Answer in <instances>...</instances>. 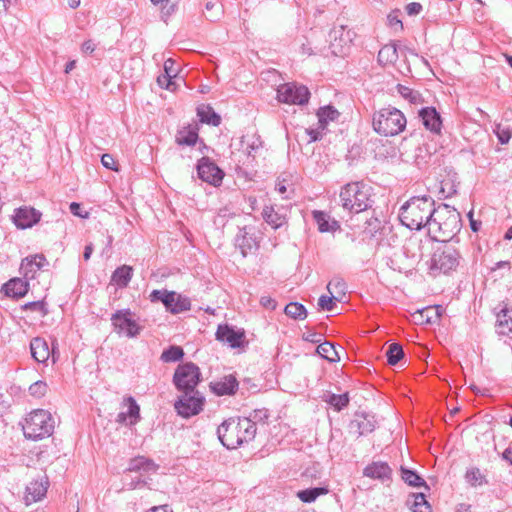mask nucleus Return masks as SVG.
Segmentation results:
<instances>
[{
  "label": "nucleus",
  "mask_w": 512,
  "mask_h": 512,
  "mask_svg": "<svg viewBox=\"0 0 512 512\" xmlns=\"http://www.w3.org/2000/svg\"><path fill=\"white\" fill-rule=\"evenodd\" d=\"M435 213V201L431 196H414L400 208L399 219L410 230H421L428 225L431 231Z\"/></svg>",
  "instance_id": "nucleus-1"
},
{
  "label": "nucleus",
  "mask_w": 512,
  "mask_h": 512,
  "mask_svg": "<svg viewBox=\"0 0 512 512\" xmlns=\"http://www.w3.org/2000/svg\"><path fill=\"white\" fill-rule=\"evenodd\" d=\"M256 426L241 417H231L224 420L217 428V436L227 449H235L244 442H249L256 435Z\"/></svg>",
  "instance_id": "nucleus-2"
},
{
  "label": "nucleus",
  "mask_w": 512,
  "mask_h": 512,
  "mask_svg": "<svg viewBox=\"0 0 512 512\" xmlns=\"http://www.w3.org/2000/svg\"><path fill=\"white\" fill-rule=\"evenodd\" d=\"M372 187L363 181L350 182L340 191L342 207L349 213L358 214L373 206Z\"/></svg>",
  "instance_id": "nucleus-3"
},
{
  "label": "nucleus",
  "mask_w": 512,
  "mask_h": 512,
  "mask_svg": "<svg viewBox=\"0 0 512 512\" xmlns=\"http://www.w3.org/2000/svg\"><path fill=\"white\" fill-rule=\"evenodd\" d=\"M404 114L394 108H382L373 115V128L375 132L384 136H394L402 132L406 127Z\"/></svg>",
  "instance_id": "nucleus-4"
},
{
  "label": "nucleus",
  "mask_w": 512,
  "mask_h": 512,
  "mask_svg": "<svg viewBox=\"0 0 512 512\" xmlns=\"http://www.w3.org/2000/svg\"><path fill=\"white\" fill-rule=\"evenodd\" d=\"M430 259V272L448 273L459 265L460 253L451 241H439Z\"/></svg>",
  "instance_id": "nucleus-5"
},
{
  "label": "nucleus",
  "mask_w": 512,
  "mask_h": 512,
  "mask_svg": "<svg viewBox=\"0 0 512 512\" xmlns=\"http://www.w3.org/2000/svg\"><path fill=\"white\" fill-rule=\"evenodd\" d=\"M53 430L54 420L51 414L43 409L31 412L23 426L24 436L34 441L50 436Z\"/></svg>",
  "instance_id": "nucleus-6"
},
{
  "label": "nucleus",
  "mask_w": 512,
  "mask_h": 512,
  "mask_svg": "<svg viewBox=\"0 0 512 512\" xmlns=\"http://www.w3.org/2000/svg\"><path fill=\"white\" fill-rule=\"evenodd\" d=\"M460 222L459 213L455 209L450 210L448 205H443L442 208L436 209L431 231H438L441 234L442 238L438 241H451L460 230Z\"/></svg>",
  "instance_id": "nucleus-7"
},
{
  "label": "nucleus",
  "mask_w": 512,
  "mask_h": 512,
  "mask_svg": "<svg viewBox=\"0 0 512 512\" xmlns=\"http://www.w3.org/2000/svg\"><path fill=\"white\" fill-rule=\"evenodd\" d=\"M149 299L151 302H161L166 311L171 314H179L191 309L190 298L175 291L166 289L153 290L150 293Z\"/></svg>",
  "instance_id": "nucleus-8"
},
{
  "label": "nucleus",
  "mask_w": 512,
  "mask_h": 512,
  "mask_svg": "<svg viewBox=\"0 0 512 512\" xmlns=\"http://www.w3.org/2000/svg\"><path fill=\"white\" fill-rule=\"evenodd\" d=\"M200 381V369L193 362L178 365L173 375V384L181 392L197 391L196 386Z\"/></svg>",
  "instance_id": "nucleus-9"
},
{
  "label": "nucleus",
  "mask_w": 512,
  "mask_h": 512,
  "mask_svg": "<svg viewBox=\"0 0 512 512\" xmlns=\"http://www.w3.org/2000/svg\"><path fill=\"white\" fill-rule=\"evenodd\" d=\"M205 403V397L199 391L182 392V395L174 403L178 415L183 418H190L198 415Z\"/></svg>",
  "instance_id": "nucleus-10"
},
{
  "label": "nucleus",
  "mask_w": 512,
  "mask_h": 512,
  "mask_svg": "<svg viewBox=\"0 0 512 512\" xmlns=\"http://www.w3.org/2000/svg\"><path fill=\"white\" fill-rule=\"evenodd\" d=\"M134 313L130 309H120L111 315V323L118 334H125L129 338L137 337L142 328L132 318Z\"/></svg>",
  "instance_id": "nucleus-11"
},
{
  "label": "nucleus",
  "mask_w": 512,
  "mask_h": 512,
  "mask_svg": "<svg viewBox=\"0 0 512 512\" xmlns=\"http://www.w3.org/2000/svg\"><path fill=\"white\" fill-rule=\"evenodd\" d=\"M277 98L282 103L305 105L309 102L310 92L304 85L286 83L277 89Z\"/></svg>",
  "instance_id": "nucleus-12"
},
{
  "label": "nucleus",
  "mask_w": 512,
  "mask_h": 512,
  "mask_svg": "<svg viewBox=\"0 0 512 512\" xmlns=\"http://www.w3.org/2000/svg\"><path fill=\"white\" fill-rule=\"evenodd\" d=\"M57 341L54 340L52 343V348H49L47 341L41 337H35L30 342V350L31 355L35 361L38 363L45 364L49 358L51 357L52 363H56L59 358L57 349Z\"/></svg>",
  "instance_id": "nucleus-13"
},
{
  "label": "nucleus",
  "mask_w": 512,
  "mask_h": 512,
  "mask_svg": "<svg viewBox=\"0 0 512 512\" xmlns=\"http://www.w3.org/2000/svg\"><path fill=\"white\" fill-rule=\"evenodd\" d=\"M198 177L213 186H219L222 182L223 171L208 157H202L197 163Z\"/></svg>",
  "instance_id": "nucleus-14"
},
{
  "label": "nucleus",
  "mask_w": 512,
  "mask_h": 512,
  "mask_svg": "<svg viewBox=\"0 0 512 512\" xmlns=\"http://www.w3.org/2000/svg\"><path fill=\"white\" fill-rule=\"evenodd\" d=\"M377 421L375 416L367 412H356L349 423V432L357 437L366 435L375 430Z\"/></svg>",
  "instance_id": "nucleus-15"
},
{
  "label": "nucleus",
  "mask_w": 512,
  "mask_h": 512,
  "mask_svg": "<svg viewBox=\"0 0 512 512\" xmlns=\"http://www.w3.org/2000/svg\"><path fill=\"white\" fill-rule=\"evenodd\" d=\"M41 218V212L32 207H20L15 209L13 223L17 228L27 229L38 223Z\"/></svg>",
  "instance_id": "nucleus-16"
},
{
  "label": "nucleus",
  "mask_w": 512,
  "mask_h": 512,
  "mask_svg": "<svg viewBox=\"0 0 512 512\" xmlns=\"http://www.w3.org/2000/svg\"><path fill=\"white\" fill-rule=\"evenodd\" d=\"M332 53L335 55L343 53V49L353 40L354 33L345 26L334 27L330 34Z\"/></svg>",
  "instance_id": "nucleus-17"
},
{
  "label": "nucleus",
  "mask_w": 512,
  "mask_h": 512,
  "mask_svg": "<svg viewBox=\"0 0 512 512\" xmlns=\"http://www.w3.org/2000/svg\"><path fill=\"white\" fill-rule=\"evenodd\" d=\"M216 340L226 342L231 348H239L242 346L245 333L241 330H234L228 324H221L216 331Z\"/></svg>",
  "instance_id": "nucleus-18"
},
{
  "label": "nucleus",
  "mask_w": 512,
  "mask_h": 512,
  "mask_svg": "<svg viewBox=\"0 0 512 512\" xmlns=\"http://www.w3.org/2000/svg\"><path fill=\"white\" fill-rule=\"evenodd\" d=\"M235 246L240 249L241 254L245 257L258 248V241L254 235L253 228L243 227L239 229L235 237Z\"/></svg>",
  "instance_id": "nucleus-19"
},
{
  "label": "nucleus",
  "mask_w": 512,
  "mask_h": 512,
  "mask_svg": "<svg viewBox=\"0 0 512 512\" xmlns=\"http://www.w3.org/2000/svg\"><path fill=\"white\" fill-rule=\"evenodd\" d=\"M46 265H48V262L42 254L26 257L21 262L20 273L25 279H34L37 272Z\"/></svg>",
  "instance_id": "nucleus-20"
},
{
  "label": "nucleus",
  "mask_w": 512,
  "mask_h": 512,
  "mask_svg": "<svg viewBox=\"0 0 512 512\" xmlns=\"http://www.w3.org/2000/svg\"><path fill=\"white\" fill-rule=\"evenodd\" d=\"M419 117L424 127L432 133L439 134L442 128V118L434 107H424L419 110Z\"/></svg>",
  "instance_id": "nucleus-21"
},
{
  "label": "nucleus",
  "mask_w": 512,
  "mask_h": 512,
  "mask_svg": "<svg viewBox=\"0 0 512 512\" xmlns=\"http://www.w3.org/2000/svg\"><path fill=\"white\" fill-rule=\"evenodd\" d=\"M49 480L46 475L32 480L26 487V500L29 502L40 501L47 493Z\"/></svg>",
  "instance_id": "nucleus-22"
},
{
  "label": "nucleus",
  "mask_w": 512,
  "mask_h": 512,
  "mask_svg": "<svg viewBox=\"0 0 512 512\" xmlns=\"http://www.w3.org/2000/svg\"><path fill=\"white\" fill-rule=\"evenodd\" d=\"M363 475L385 482L391 480L392 469L386 462L374 461L364 468Z\"/></svg>",
  "instance_id": "nucleus-23"
},
{
  "label": "nucleus",
  "mask_w": 512,
  "mask_h": 512,
  "mask_svg": "<svg viewBox=\"0 0 512 512\" xmlns=\"http://www.w3.org/2000/svg\"><path fill=\"white\" fill-rule=\"evenodd\" d=\"M209 386L211 391L218 396L233 395L238 389V381L235 376L227 375L219 381L211 382Z\"/></svg>",
  "instance_id": "nucleus-24"
},
{
  "label": "nucleus",
  "mask_w": 512,
  "mask_h": 512,
  "mask_svg": "<svg viewBox=\"0 0 512 512\" xmlns=\"http://www.w3.org/2000/svg\"><path fill=\"white\" fill-rule=\"evenodd\" d=\"M29 284L26 280L21 278L10 279L5 285V294L8 297L21 298L28 292Z\"/></svg>",
  "instance_id": "nucleus-25"
},
{
  "label": "nucleus",
  "mask_w": 512,
  "mask_h": 512,
  "mask_svg": "<svg viewBox=\"0 0 512 512\" xmlns=\"http://www.w3.org/2000/svg\"><path fill=\"white\" fill-rule=\"evenodd\" d=\"M399 58L396 43L391 42L384 45L378 52L377 61L381 66L395 64Z\"/></svg>",
  "instance_id": "nucleus-26"
},
{
  "label": "nucleus",
  "mask_w": 512,
  "mask_h": 512,
  "mask_svg": "<svg viewBox=\"0 0 512 512\" xmlns=\"http://www.w3.org/2000/svg\"><path fill=\"white\" fill-rule=\"evenodd\" d=\"M496 328L500 335H508L512 332V308L504 306L497 313Z\"/></svg>",
  "instance_id": "nucleus-27"
},
{
  "label": "nucleus",
  "mask_w": 512,
  "mask_h": 512,
  "mask_svg": "<svg viewBox=\"0 0 512 512\" xmlns=\"http://www.w3.org/2000/svg\"><path fill=\"white\" fill-rule=\"evenodd\" d=\"M158 465L151 459L144 456H137L129 461L127 471L129 472H156Z\"/></svg>",
  "instance_id": "nucleus-28"
},
{
  "label": "nucleus",
  "mask_w": 512,
  "mask_h": 512,
  "mask_svg": "<svg viewBox=\"0 0 512 512\" xmlns=\"http://www.w3.org/2000/svg\"><path fill=\"white\" fill-rule=\"evenodd\" d=\"M133 277V268L128 265H122L115 269L111 276V282L119 288H125Z\"/></svg>",
  "instance_id": "nucleus-29"
},
{
  "label": "nucleus",
  "mask_w": 512,
  "mask_h": 512,
  "mask_svg": "<svg viewBox=\"0 0 512 512\" xmlns=\"http://www.w3.org/2000/svg\"><path fill=\"white\" fill-rule=\"evenodd\" d=\"M263 219L273 229H277L286 223L285 215L275 210L274 206H265L262 211Z\"/></svg>",
  "instance_id": "nucleus-30"
},
{
  "label": "nucleus",
  "mask_w": 512,
  "mask_h": 512,
  "mask_svg": "<svg viewBox=\"0 0 512 512\" xmlns=\"http://www.w3.org/2000/svg\"><path fill=\"white\" fill-rule=\"evenodd\" d=\"M197 115L202 123L212 126H219L221 123L220 115L210 105L199 106L197 108Z\"/></svg>",
  "instance_id": "nucleus-31"
},
{
  "label": "nucleus",
  "mask_w": 512,
  "mask_h": 512,
  "mask_svg": "<svg viewBox=\"0 0 512 512\" xmlns=\"http://www.w3.org/2000/svg\"><path fill=\"white\" fill-rule=\"evenodd\" d=\"M312 215L315 223L318 226V230L321 233L335 231L337 228H339L337 221H332L331 224L329 223V216L323 211L314 210Z\"/></svg>",
  "instance_id": "nucleus-32"
},
{
  "label": "nucleus",
  "mask_w": 512,
  "mask_h": 512,
  "mask_svg": "<svg viewBox=\"0 0 512 512\" xmlns=\"http://www.w3.org/2000/svg\"><path fill=\"white\" fill-rule=\"evenodd\" d=\"M340 113L332 105L319 108L317 111L318 124L321 130H324L329 121H334L339 117Z\"/></svg>",
  "instance_id": "nucleus-33"
},
{
  "label": "nucleus",
  "mask_w": 512,
  "mask_h": 512,
  "mask_svg": "<svg viewBox=\"0 0 512 512\" xmlns=\"http://www.w3.org/2000/svg\"><path fill=\"white\" fill-rule=\"evenodd\" d=\"M401 478L402 480L412 487H425L429 490L428 485L426 484L425 480L418 475V473L414 470L401 467Z\"/></svg>",
  "instance_id": "nucleus-34"
},
{
  "label": "nucleus",
  "mask_w": 512,
  "mask_h": 512,
  "mask_svg": "<svg viewBox=\"0 0 512 512\" xmlns=\"http://www.w3.org/2000/svg\"><path fill=\"white\" fill-rule=\"evenodd\" d=\"M316 352L318 355H320L322 358L326 359L330 363H335L340 361V356L335 348V346L325 341L317 346Z\"/></svg>",
  "instance_id": "nucleus-35"
},
{
  "label": "nucleus",
  "mask_w": 512,
  "mask_h": 512,
  "mask_svg": "<svg viewBox=\"0 0 512 512\" xmlns=\"http://www.w3.org/2000/svg\"><path fill=\"white\" fill-rule=\"evenodd\" d=\"M329 492L326 487H312L297 492V497L304 503H312L319 496L325 495Z\"/></svg>",
  "instance_id": "nucleus-36"
},
{
  "label": "nucleus",
  "mask_w": 512,
  "mask_h": 512,
  "mask_svg": "<svg viewBox=\"0 0 512 512\" xmlns=\"http://www.w3.org/2000/svg\"><path fill=\"white\" fill-rule=\"evenodd\" d=\"M284 312L295 320H304L307 317V309L299 302H290L285 306Z\"/></svg>",
  "instance_id": "nucleus-37"
},
{
  "label": "nucleus",
  "mask_w": 512,
  "mask_h": 512,
  "mask_svg": "<svg viewBox=\"0 0 512 512\" xmlns=\"http://www.w3.org/2000/svg\"><path fill=\"white\" fill-rule=\"evenodd\" d=\"M183 357V348L180 346L172 345L162 352L160 358L163 362H177L180 361Z\"/></svg>",
  "instance_id": "nucleus-38"
},
{
  "label": "nucleus",
  "mask_w": 512,
  "mask_h": 512,
  "mask_svg": "<svg viewBox=\"0 0 512 512\" xmlns=\"http://www.w3.org/2000/svg\"><path fill=\"white\" fill-rule=\"evenodd\" d=\"M387 362L390 365H396L403 357L404 351L400 344L392 343L386 351Z\"/></svg>",
  "instance_id": "nucleus-39"
},
{
  "label": "nucleus",
  "mask_w": 512,
  "mask_h": 512,
  "mask_svg": "<svg viewBox=\"0 0 512 512\" xmlns=\"http://www.w3.org/2000/svg\"><path fill=\"white\" fill-rule=\"evenodd\" d=\"M383 229L381 221L376 217H371L365 222L363 233L366 237L376 238Z\"/></svg>",
  "instance_id": "nucleus-40"
},
{
  "label": "nucleus",
  "mask_w": 512,
  "mask_h": 512,
  "mask_svg": "<svg viewBox=\"0 0 512 512\" xmlns=\"http://www.w3.org/2000/svg\"><path fill=\"white\" fill-rule=\"evenodd\" d=\"M413 503L411 509L413 512H431V506L423 493L412 494Z\"/></svg>",
  "instance_id": "nucleus-41"
},
{
  "label": "nucleus",
  "mask_w": 512,
  "mask_h": 512,
  "mask_svg": "<svg viewBox=\"0 0 512 512\" xmlns=\"http://www.w3.org/2000/svg\"><path fill=\"white\" fill-rule=\"evenodd\" d=\"M349 394H330L326 399V402L335 408L337 411H341L349 404Z\"/></svg>",
  "instance_id": "nucleus-42"
},
{
  "label": "nucleus",
  "mask_w": 512,
  "mask_h": 512,
  "mask_svg": "<svg viewBox=\"0 0 512 512\" xmlns=\"http://www.w3.org/2000/svg\"><path fill=\"white\" fill-rule=\"evenodd\" d=\"M465 479L471 486L474 487L487 484L485 476L481 474L478 468H471L467 470L465 474Z\"/></svg>",
  "instance_id": "nucleus-43"
},
{
  "label": "nucleus",
  "mask_w": 512,
  "mask_h": 512,
  "mask_svg": "<svg viewBox=\"0 0 512 512\" xmlns=\"http://www.w3.org/2000/svg\"><path fill=\"white\" fill-rule=\"evenodd\" d=\"M397 91L403 98L407 99L412 104H418L421 102V94L418 91L401 84H398Z\"/></svg>",
  "instance_id": "nucleus-44"
},
{
  "label": "nucleus",
  "mask_w": 512,
  "mask_h": 512,
  "mask_svg": "<svg viewBox=\"0 0 512 512\" xmlns=\"http://www.w3.org/2000/svg\"><path fill=\"white\" fill-rule=\"evenodd\" d=\"M198 140V133L194 130L180 131L176 137V142L179 145L193 146Z\"/></svg>",
  "instance_id": "nucleus-45"
},
{
  "label": "nucleus",
  "mask_w": 512,
  "mask_h": 512,
  "mask_svg": "<svg viewBox=\"0 0 512 512\" xmlns=\"http://www.w3.org/2000/svg\"><path fill=\"white\" fill-rule=\"evenodd\" d=\"M241 147L245 148V151L248 156H252L253 153L259 149L261 146V141L259 138L252 137L251 139L248 136H243L240 140Z\"/></svg>",
  "instance_id": "nucleus-46"
},
{
  "label": "nucleus",
  "mask_w": 512,
  "mask_h": 512,
  "mask_svg": "<svg viewBox=\"0 0 512 512\" xmlns=\"http://www.w3.org/2000/svg\"><path fill=\"white\" fill-rule=\"evenodd\" d=\"M126 401L128 402L127 415L131 419L130 424H135L140 418V407L131 396H129Z\"/></svg>",
  "instance_id": "nucleus-47"
},
{
  "label": "nucleus",
  "mask_w": 512,
  "mask_h": 512,
  "mask_svg": "<svg viewBox=\"0 0 512 512\" xmlns=\"http://www.w3.org/2000/svg\"><path fill=\"white\" fill-rule=\"evenodd\" d=\"M345 288H346V284H345L344 280L341 278H333L327 284V290H328L329 294H331V295H334V293L344 294Z\"/></svg>",
  "instance_id": "nucleus-48"
},
{
  "label": "nucleus",
  "mask_w": 512,
  "mask_h": 512,
  "mask_svg": "<svg viewBox=\"0 0 512 512\" xmlns=\"http://www.w3.org/2000/svg\"><path fill=\"white\" fill-rule=\"evenodd\" d=\"M245 418L256 426L257 422L264 423L269 418V411L266 408L255 409L250 413L249 417Z\"/></svg>",
  "instance_id": "nucleus-49"
},
{
  "label": "nucleus",
  "mask_w": 512,
  "mask_h": 512,
  "mask_svg": "<svg viewBox=\"0 0 512 512\" xmlns=\"http://www.w3.org/2000/svg\"><path fill=\"white\" fill-rule=\"evenodd\" d=\"M23 310H30L39 312L42 317L48 314V310L46 308V304L44 301H31L22 306Z\"/></svg>",
  "instance_id": "nucleus-50"
},
{
  "label": "nucleus",
  "mask_w": 512,
  "mask_h": 512,
  "mask_svg": "<svg viewBox=\"0 0 512 512\" xmlns=\"http://www.w3.org/2000/svg\"><path fill=\"white\" fill-rule=\"evenodd\" d=\"M48 386L44 381H36L29 387V393L37 398L43 397L47 392Z\"/></svg>",
  "instance_id": "nucleus-51"
},
{
  "label": "nucleus",
  "mask_w": 512,
  "mask_h": 512,
  "mask_svg": "<svg viewBox=\"0 0 512 512\" xmlns=\"http://www.w3.org/2000/svg\"><path fill=\"white\" fill-rule=\"evenodd\" d=\"M338 300V298L334 295L326 296L322 295L318 299V306L325 311H332L335 307V301Z\"/></svg>",
  "instance_id": "nucleus-52"
},
{
  "label": "nucleus",
  "mask_w": 512,
  "mask_h": 512,
  "mask_svg": "<svg viewBox=\"0 0 512 512\" xmlns=\"http://www.w3.org/2000/svg\"><path fill=\"white\" fill-rule=\"evenodd\" d=\"M494 132L501 144H507L512 137L511 131L508 128H501L500 124L496 126Z\"/></svg>",
  "instance_id": "nucleus-53"
},
{
  "label": "nucleus",
  "mask_w": 512,
  "mask_h": 512,
  "mask_svg": "<svg viewBox=\"0 0 512 512\" xmlns=\"http://www.w3.org/2000/svg\"><path fill=\"white\" fill-rule=\"evenodd\" d=\"M399 10H394L388 14L387 20L390 27H399L400 30H403L402 21L399 19Z\"/></svg>",
  "instance_id": "nucleus-54"
},
{
  "label": "nucleus",
  "mask_w": 512,
  "mask_h": 512,
  "mask_svg": "<svg viewBox=\"0 0 512 512\" xmlns=\"http://www.w3.org/2000/svg\"><path fill=\"white\" fill-rule=\"evenodd\" d=\"M176 63L173 59L169 58L164 62V74L174 78L177 76L178 68L175 67Z\"/></svg>",
  "instance_id": "nucleus-55"
},
{
  "label": "nucleus",
  "mask_w": 512,
  "mask_h": 512,
  "mask_svg": "<svg viewBox=\"0 0 512 512\" xmlns=\"http://www.w3.org/2000/svg\"><path fill=\"white\" fill-rule=\"evenodd\" d=\"M405 10L409 16H415L422 11V5L418 2H411L406 5Z\"/></svg>",
  "instance_id": "nucleus-56"
},
{
  "label": "nucleus",
  "mask_w": 512,
  "mask_h": 512,
  "mask_svg": "<svg viewBox=\"0 0 512 512\" xmlns=\"http://www.w3.org/2000/svg\"><path fill=\"white\" fill-rule=\"evenodd\" d=\"M101 162H102V165L108 169H111V170H117V167H116V162L113 158L112 155L110 154H104L102 157H101Z\"/></svg>",
  "instance_id": "nucleus-57"
},
{
  "label": "nucleus",
  "mask_w": 512,
  "mask_h": 512,
  "mask_svg": "<svg viewBox=\"0 0 512 512\" xmlns=\"http://www.w3.org/2000/svg\"><path fill=\"white\" fill-rule=\"evenodd\" d=\"M157 82L160 87L165 88L167 90H169L171 85L173 84L172 77H170L166 74H162V75L158 76Z\"/></svg>",
  "instance_id": "nucleus-58"
},
{
  "label": "nucleus",
  "mask_w": 512,
  "mask_h": 512,
  "mask_svg": "<svg viewBox=\"0 0 512 512\" xmlns=\"http://www.w3.org/2000/svg\"><path fill=\"white\" fill-rule=\"evenodd\" d=\"M306 133L310 137L309 142H316L322 138L321 128H317V129L309 128V129H306Z\"/></svg>",
  "instance_id": "nucleus-59"
},
{
  "label": "nucleus",
  "mask_w": 512,
  "mask_h": 512,
  "mask_svg": "<svg viewBox=\"0 0 512 512\" xmlns=\"http://www.w3.org/2000/svg\"><path fill=\"white\" fill-rule=\"evenodd\" d=\"M96 49V45L92 40H86L81 47V50L85 54H92Z\"/></svg>",
  "instance_id": "nucleus-60"
},
{
  "label": "nucleus",
  "mask_w": 512,
  "mask_h": 512,
  "mask_svg": "<svg viewBox=\"0 0 512 512\" xmlns=\"http://www.w3.org/2000/svg\"><path fill=\"white\" fill-rule=\"evenodd\" d=\"M260 303L263 307L267 309H275L276 308V301L270 297L263 296L260 299Z\"/></svg>",
  "instance_id": "nucleus-61"
},
{
  "label": "nucleus",
  "mask_w": 512,
  "mask_h": 512,
  "mask_svg": "<svg viewBox=\"0 0 512 512\" xmlns=\"http://www.w3.org/2000/svg\"><path fill=\"white\" fill-rule=\"evenodd\" d=\"M70 211L73 215H76V216H79V217H86L87 216V213L85 215H83L81 213V205L79 203H76V202H72L70 204Z\"/></svg>",
  "instance_id": "nucleus-62"
},
{
  "label": "nucleus",
  "mask_w": 512,
  "mask_h": 512,
  "mask_svg": "<svg viewBox=\"0 0 512 512\" xmlns=\"http://www.w3.org/2000/svg\"><path fill=\"white\" fill-rule=\"evenodd\" d=\"M93 253V245L87 244L84 249L83 258L85 261H88Z\"/></svg>",
  "instance_id": "nucleus-63"
},
{
  "label": "nucleus",
  "mask_w": 512,
  "mask_h": 512,
  "mask_svg": "<svg viewBox=\"0 0 512 512\" xmlns=\"http://www.w3.org/2000/svg\"><path fill=\"white\" fill-rule=\"evenodd\" d=\"M127 417V412H120L116 417V422L119 424H124L126 423Z\"/></svg>",
  "instance_id": "nucleus-64"
}]
</instances>
